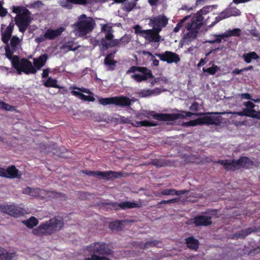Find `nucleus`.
Instances as JSON below:
<instances>
[{"mask_svg":"<svg viewBox=\"0 0 260 260\" xmlns=\"http://www.w3.org/2000/svg\"><path fill=\"white\" fill-rule=\"evenodd\" d=\"M211 10L212 8L210 6H207L204 7L198 12L201 14V15L203 16V15H206L207 13H208Z\"/></svg>","mask_w":260,"mask_h":260,"instance_id":"nucleus-62","label":"nucleus"},{"mask_svg":"<svg viewBox=\"0 0 260 260\" xmlns=\"http://www.w3.org/2000/svg\"><path fill=\"white\" fill-rule=\"evenodd\" d=\"M116 61L113 59H104V64L106 66H109V70L113 71L115 69Z\"/></svg>","mask_w":260,"mask_h":260,"instance_id":"nucleus-51","label":"nucleus"},{"mask_svg":"<svg viewBox=\"0 0 260 260\" xmlns=\"http://www.w3.org/2000/svg\"><path fill=\"white\" fill-rule=\"evenodd\" d=\"M26 225L29 228H32L38 223V220L35 217H31L25 221Z\"/></svg>","mask_w":260,"mask_h":260,"instance_id":"nucleus-49","label":"nucleus"},{"mask_svg":"<svg viewBox=\"0 0 260 260\" xmlns=\"http://www.w3.org/2000/svg\"><path fill=\"white\" fill-rule=\"evenodd\" d=\"M138 1L134 0L127 3H126L122 8V10L126 12H129L132 11L136 7Z\"/></svg>","mask_w":260,"mask_h":260,"instance_id":"nucleus-43","label":"nucleus"},{"mask_svg":"<svg viewBox=\"0 0 260 260\" xmlns=\"http://www.w3.org/2000/svg\"><path fill=\"white\" fill-rule=\"evenodd\" d=\"M71 89H77L81 92L88 93L89 94H92V92L89 89L86 88H84V87L80 88V87H78L77 86H72V87H71Z\"/></svg>","mask_w":260,"mask_h":260,"instance_id":"nucleus-63","label":"nucleus"},{"mask_svg":"<svg viewBox=\"0 0 260 260\" xmlns=\"http://www.w3.org/2000/svg\"><path fill=\"white\" fill-rule=\"evenodd\" d=\"M187 30L189 31L184 35L183 39L184 42H190L197 38L199 29L192 27Z\"/></svg>","mask_w":260,"mask_h":260,"instance_id":"nucleus-26","label":"nucleus"},{"mask_svg":"<svg viewBox=\"0 0 260 260\" xmlns=\"http://www.w3.org/2000/svg\"><path fill=\"white\" fill-rule=\"evenodd\" d=\"M212 64V67L208 68H203V71L204 73H208L209 75H214L220 70V67L215 65L213 62H210L209 65Z\"/></svg>","mask_w":260,"mask_h":260,"instance_id":"nucleus-38","label":"nucleus"},{"mask_svg":"<svg viewBox=\"0 0 260 260\" xmlns=\"http://www.w3.org/2000/svg\"><path fill=\"white\" fill-rule=\"evenodd\" d=\"M203 17L197 12L192 17L191 22L186 24L185 28L186 29H189L193 27L199 30L203 24Z\"/></svg>","mask_w":260,"mask_h":260,"instance_id":"nucleus-15","label":"nucleus"},{"mask_svg":"<svg viewBox=\"0 0 260 260\" xmlns=\"http://www.w3.org/2000/svg\"><path fill=\"white\" fill-rule=\"evenodd\" d=\"M180 201V198L179 197L172 199L168 200H162L158 202L157 205L165 204H173L179 202Z\"/></svg>","mask_w":260,"mask_h":260,"instance_id":"nucleus-56","label":"nucleus"},{"mask_svg":"<svg viewBox=\"0 0 260 260\" xmlns=\"http://www.w3.org/2000/svg\"><path fill=\"white\" fill-rule=\"evenodd\" d=\"M139 124L142 126H155L157 125V123L154 121H149L148 120L140 121Z\"/></svg>","mask_w":260,"mask_h":260,"instance_id":"nucleus-57","label":"nucleus"},{"mask_svg":"<svg viewBox=\"0 0 260 260\" xmlns=\"http://www.w3.org/2000/svg\"><path fill=\"white\" fill-rule=\"evenodd\" d=\"M139 97L141 98H146L152 96L151 89H143L141 90L139 93Z\"/></svg>","mask_w":260,"mask_h":260,"instance_id":"nucleus-54","label":"nucleus"},{"mask_svg":"<svg viewBox=\"0 0 260 260\" xmlns=\"http://www.w3.org/2000/svg\"><path fill=\"white\" fill-rule=\"evenodd\" d=\"M129 39L127 37L124 36L121 37L119 39V47H123L125 46L127 44L129 43Z\"/></svg>","mask_w":260,"mask_h":260,"instance_id":"nucleus-61","label":"nucleus"},{"mask_svg":"<svg viewBox=\"0 0 260 260\" xmlns=\"http://www.w3.org/2000/svg\"><path fill=\"white\" fill-rule=\"evenodd\" d=\"M100 104L105 106L110 104H113V96L110 98H101L99 100Z\"/></svg>","mask_w":260,"mask_h":260,"instance_id":"nucleus-52","label":"nucleus"},{"mask_svg":"<svg viewBox=\"0 0 260 260\" xmlns=\"http://www.w3.org/2000/svg\"><path fill=\"white\" fill-rule=\"evenodd\" d=\"M3 3L2 1H0V16L4 17L5 16L7 13V10L3 7Z\"/></svg>","mask_w":260,"mask_h":260,"instance_id":"nucleus-64","label":"nucleus"},{"mask_svg":"<svg viewBox=\"0 0 260 260\" xmlns=\"http://www.w3.org/2000/svg\"><path fill=\"white\" fill-rule=\"evenodd\" d=\"M188 17H185L181 19L176 25V27L174 28L173 31L175 32H178L180 29L183 26L185 21L187 20Z\"/></svg>","mask_w":260,"mask_h":260,"instance_id":"nucleus-55","label":"nucleus"},{"mask_svg":"<svg viewBox=\"0 0 260 260\" xmlns=\"http://www.w3.org/2000/svg\"><path fill=\"white\" fill-rule=\"evenodd\" d=\"M71 93L84 101L94 102L95 100L93 96L86 95L77 91L72 90Z\"/></svg>","mask_w":260,"mask_h":260,"instance_id":"nucleus-34","label":"nucleus"},{"mask_svg":"<svg viewBox=\"0 0 260 260\" xmlns=\"http://www.w3.org/2000/svg\"><path fill=\"white\" fill-rule=\"evenodd\" d=\"M9 16L12 17V20L10 22L9 25L7 27V28L4 31L3 30V29L6 25L4 24H1V39L2 42L4 44H7V43H9L10 38L12 37V35L15 26V24L13 21V18L10 14H9Z\"/></svg>","mask_w":260,"mask_h":260,"instance_id":"nucleus-13","label":"nucleus"},{"mask_svg":"<svg viewBox=\"0 0 260 260\" xmlns=\"http://www.w3.org/2000/svg\"><path fill=\"white\" fill-rule=\"evenodd\" d=\"M184 125L187 126H194L198 125H203L202 117L196 119L190 120L185 123Z\"/></svg>","mask_w":260,"mask_h":260,"instance_id":"nucleus-48","label":"nucleus"},{"mask_svg":"<svg viewBox=\"0 0 260 260\" xmlns=\"http://www.w3.org/2000/svg\"><path fill=\"white\" fill-rule=\"evenodd\" d=\"M6 46L5 47V54L6 57L11 60V63L12 62V60L14 58V56H13V54L16 51H13L12 48H10V45L9 44V43H7V44H5Z\"/></svg>","mask_w":260,"mask_h":260,"instance_id":"nucleus-46","label":"nucleus"},{"mask_svg":"<svg viewBox=\"0 0 260 260\" xmlns=\"http://www.w3.org/2000/svg\"><path fill=\"white\" fill-rule=\"evenodd\" d=\"M44 85L46 87H53L59 89L64 88L58 85L57 84V80L55 79H53L51 77L47 78V80L44 83Z\"/></svg>","mask_w":260,"mask_h":260,"instance_id":"nucleus-35","label":"nucleus"},{"mask_svg":"<svg viewBox=\"0 0 260 260\" xmlns=\"http://www.w3.org/2000/svg\"><path fill=\"white\" fill-rule=\"evenodd\" d=\"M113 104L122 107H129L131 100L128 97L123 95L113 96Z\"/></svg>","mask_w":260,"mask_h":260,"instance_id":"nucleus-21","label":"nucleus"},{"mask_svg":"<svg viewBox=\"0 0 260 260\" xmlns=\"http://www.w3.org/2000/svg\"><path fill=\"white\" fill-rule=\"evenodd\" d=\"M74 42L72 41L66 42L61 46L60 49L65 52H68L70 51H76L78 49V47H76L74 48Z\"/></svg>","mask_w":260,"mask_h":260,"instance_id":"nucleus-39","label":"nucleus"},{"mask_svg":"<svg viewBox=\"0 0 260 260\" xmlns=\"http://www.w3.org/2000/svg\"><path fill=\"white\" fill-rule=\"evenodd\" d=\"M64 30L65 28L63 27H60L56 29L48 28L44 34L43 37L49 40H52L60 36Z\"/></svg>","mask_w":260,"mask_h":260,"instance_id":"nucleus-18","label":"nucleus"},{"mask_svg":"<svg viewBox=\"0 0 260 260\" xmlns=\"http://www.w3.org/2000/svg\"><path fill=\"white\" fill-rule=\"evenodd\" d=\"M15 252H9L2 247H0V260H12Z\"/></svg>","mask_w":260,"mask_h":260,"instance_id":"nucleus-33","label":"nucleus"},{"mask_svg":"<svg viewBox=\"0 0 260 260\" xmlns=\"http://www.w3.org/2000/svg\"><path fill=\"white\" fill-rule=\"evenodd\" d=\"M47 59L48 55L47 54H42L38 58L34 59V64L36 69L39 70L45 65Z\"/></svg>","mask_w":260,"mask_h":260,"instance_id":"nucleus-28","label":"nucleus"},{"mask_svg":"<svg viewBox=\"0 0 260 260\" xmlns=\"http://www.w3.org/2000/svg\"><path fill=\"white\" fill-rule=\"evenodd\" d=\"M160 243L159 241L155 240L146 242L144 244H142L140 246V248L142 249H146L151 247H154Z\"/></svg>","mask_w":260,"mask_h":260,"instance_id":"nucleus-47","label":"nucleus"},{"mask_svg":"<svg viewBox=\"0 0 260 260\" xmlns=\"http://www.w3.org/2000/svg\"><path fill=\"white\" fill-rule=\"evenodd\" d=\"M101 32L105 34L104 38L102 39H105L107 40H110L112 39L114 37L113 35V30L112 27L107 24H101Z\"/></svg>","mask_w":260,"mask_h":260,"instance_id":"nucleus-25","label":"nucleus"},{"mask_svg":"<svg viewBox=\"0 0 260 260\" xmlns=\"http://www.w3.org/2000/svg\"><path fill=\"white\" fill-rule=\"evenodd\" d=\"M231 15L232 14L230 12V9L226 8L224 9L221 13H220V14L217 17H215L214 21L212 22L209 26L210 27H213L222 20L231 17Z\"/></svg>","mask_w":260,"mask_h":260,"instance_id":"nucleus-24","label":"nucleus"},{"mask_svg":"<svg viewBox=\"0 0 260 260\" xmlns=\"http://www.w3.org/2000/svg\"><path fill=\"white\" fill-rule=\"evenodd\" d=\"M244 114V116L255 118L257 119H260V114L257 113V111L253 109H250L249 108H245L243 110Z\"/></svg>","mask_w":260,"mask_h":260,"instance_id":"nucleus-37","label":"nucleus"},{"mask_svg":"<svg viewBox=\"0 0 260 260\" xmlns=\"http://www.w3.org/2000/svg\"><path fill=\"white\" fill-rule=\"evenodd\" d=\"M243 58L246 63H249L251 61L252 59H258L259 56L256 52L253 51L247 53H244L243 55Z\"/></svg>","mask_w":260,"mask_h":260,"instance_id":"nucleus-40","label":"nucleus"},{"mask_svg":"<svg viewBox=\"0 0 260 260\" xmlns=\"http://www.w3.org/2000/svg\"><path fill=\"white\" fill-rule=\"evenodd\" d=\"M122 223L119 220H116L109 224V228L112 230L119 231L121 229Z\"/></svg>","mask_w":260,"mask_h":260,"instance_id":"nucleus-50","label":"nucleus"},{"mask_svg":"<svg viewBox=\"0 0 260 260\" xmlns=\"http://www.w3.org/2000/svg\"><path fill=\"white\" fill-rule=\"evenodd\" d=\"M11 64L19 74L22 72L25 74H36L37 72V69L33 67L30 61L24 58L20 59L17 55L14 56Z\"/></svg>","mask_w":260,"mask_h":260,"instance_id":"nucleus-4","label":"nucleus"},{"mask_svg":"<svg viewBox=\"0 0 260 260\" xmlns=\"http://www.w3.org/2000/svg\"><path fill=\"white\" fill-rule=\"evenodd\" d=\"M168 18L164 14L153 16L149 18V25L156 31L160 32L162 28L166 27L168 23Z\"/></svg>","mask_w":260,"mask_h":260,"instance_id":"nucleus-8","label":"nucleus"},{"mask_svg":"<svg viewBox=\"0 0 260 260\" xmlns=\"http://www.w3.org/2000/svg\"><path fill=\"white\" fill-rule=\"evenodd\" d=\"M152 164L157 168H161L170 166L171 162L165 159H154L152 160Z\"/></svg>","mask_w":260,"mask_h":260,"instance_id":"nucleus-36","label":"nucleus"},{"mask_svg":"<svg viewBox=\"0 0 260 260\" xmlns=\"http://www.w3.org/2000/svg\"><path fill=\"white\" fill-rule=\"evenodd\" d=\"M143 74H135L131 76V78L138 82H141L143 81H146L148 78H154L151 70L147 68V71Z\"/></svg>","mask_w":260,"mask_h":260,"instance_id":"nucleus-22","label":"nucleus"},{"mask_svg":"<svg viewBox=\"0 0 260 260\" xmlns=\"http://www.w3.org/2000/svg\"><path fill=\"white\" fill-rule=\"evenodd\" d=\"M203 113H193L190 112L181 111L179 113H160L153 115L155 119L160 121H174L179 119H183L186 117H191L192 115L201 116L204 115Z\"/></svg>","mask_w":260,"mask_h":260,"instance_id":"nucleus-6","label":"nucleus"},{"mask_svg":"<svg viewBox=\"0 0 260 260\" xmlns=\"http://www.w3.org/2000/svg\"><path fill=\"white\" fill-rule=\"evenodd\" d=\"M95 21L91 17H87L82 14L76 24V28L79 37H84L92 31L95 25Z\"/></svg>","mask_w":260,"mask_h":260,"instance_id":"nucleus-5","label":"nucleus"},{"mask_svg":"<svg viewBox=\"0 0 260 260\" xmlns=\"http://www.w3.org/2000/svg\"><path fill=\"white\" fill-rule=\"evenodd\" d=\"M147 71V68L144 67H137V66H132L126 71V74H129L132 73L140 72L141 73H145V72Z\"/></svg>","mask_w":260,"mask_h":260,"instance_id":"nucleus-45","label":"nucleus"},{"mask_svg":"<svg viewBox=\"0 0 260 260\" xmlns=\"http://www.w3.org/2000/svg\"><path fill=\"white\" fill-rule=\"evenodd\" d=\"M66 2L61 3L62 7L71 10L73 8V5L83 6H91L95 3H98L100 0H66Z\"/></svg>","mask_w":260,"mask_h":260,"instance_id":"nucleus-11","label":"nucleus"},{"mask_svg":"<svg viewBox=\"0 0 260 260\" xmlns=\"http://www.w3.org/2000/svg\"><path fill=\"white\" fill-rule=\"evenodd\" d=\"M216 162L222 165L226 171L235 172L239 170L237 159H219Z\"/></svg>","mask_w":260,"mask_h":260,"instance_id":"nucleus-14","label":"nucleus"},{"mask_svg":"<svg viewBox=\"0 0 260 260\" xmlns=\"http://www.w3.org/2000/svg\"><path fill=\"white\" fill-rule=\"evenodd\" d=\"M101 208L117 210L119 209V203L113 202H101L97 203Z\"/></svg>","mask_w":260,"mask_h":260,"instance_id":"nucleus-29","label":"nucleus"},{"mask_svg":"<svg viewBox=\"0 0 260 260\" xmlns=\"http://www.w3.org/2000/svg\"><path fill=\"white\" fill-rule=\"evenodd\" d=\"M140 207H142L141 204L137 203L135 202L125 201L119 204V209H122L125 210L127 209Z\"/></svg>","mask_w":260,"mask_h":260,"instance_id":"nucleus-31","label":"nucleus"},{"mask_svg":"<svg viewBox=\"0 0 260 260\" xmlns=\"http://www.w3.org/2000/svg\"><path fill=\"white\" fill-rule=\"evenodd\" d=\"M102 48L107 50L109 47H119V39H114L110 40L101 39Z\"/></svg>","mask_w":260,"mask_h":260,"instance_id":"nucleus-23","label":"nucleus"},{"mask_svg":"<svg viewBox=\"0 0 260 260\" xmlns=\"http://www.w3.org/2000/svg\"><path fill=\"white\" fill-rule=\"evenodd\" d=\"M0 109H4L6 111H12L14 110L15 107L12 106H10L8 104H7L2 101V105H1Z\"/></svg>","mask_w":260,"mask_h":260,"instance_id":"nucleus-60","label":"nucleus"},{"mask_svg":"<svg viewBox=\"0 0 260 260\" xmlns=\"http://www.w3.org/2000/svg\"><path fill=\"white\" fill-rule=\"evenodd\" d=\"M237 160L239 170L242 169L248 170L254 165V162L246 156H241Z\"/></svg>","mask_w":260,"mask_h":260,"instance_id":"nucleus-19","label":"nucleus"},{"mask_svg":"<svg viewBox=\"0 0 260 260\" xmlns=\"http://www.w3.org/2000/svg\"><path fill=\"white\" fill-rule=\"evenodd\" d=\"M86 250L90 253L109 256L113 253L110 244L103 242H95L87 247Z\"/></svg>","mask_w":260,"mask_h":260,"instance_id":"nucleus-7","label":"nucleus"},{"mask_svg":"<svg viewBox=\"0 0 260 260\" xmlns=\"http://www.w3.org/2000/svg\"><path fill=\"white\" fill-rule=\"evenodd\" d=\"M0 211L14 217H18L24 214V210L15 204L0 205Z\"/></svg>","mask_w":260,"mask_h":260,"instance_id":"nucleus-9","label":"nucleus"},{"mask_svg":"<svg viewBox=\"0 0 260 260\" xmlns=\"http://www.w3.org/2000/svg\"><path fill=\"white\" fill-rule=\"evenodd\" d=\"M241 29L239 28H234L232 30L229 29L224 32V37L226 38L230 37H239L241 35Z\"/></svg>","mask_w":260,"mask_h":260,"instance_id":"nucleus-44","label":"nucleus"},{"mask_svg":"<svg viewBox=\"0 0 260 260\" xmlns=\"http://www.w3.org/2000/svg\"><path fill=\"white\" fill-rule=\"evenodd\" d=\"M142 36L150 42H159L160 39L159 32L156 31L153 28L144 30Z\"/></svg>","mask_w":260,"mask_h":260,"instance_id":"nucleus-16","label":"nucleus"},{"mask_svg":"<svg viewBox=\"0 0 260 260\" xmlns=\"http://www.w3.org/2000/svg\"><path fill=\"white\" fill-rule=\"evenodd\" d=\"M122 176L121 172L113 171H107L106 180L108 181L113 180L115 179L120 178Z\"/></svg>","mask_w":260,"mask_h":260,"instance_id":"nucleus-42","label":"nucleus"},{"mask_svg":"<svg viewBox=\"0 0 260 260\" xmlns=\"http://www.w3.org/2000/svg\"><path fill=\"white\" fill-rule=\"evenodd\" d=\"M186 246L190 249L197 250L199 248V241L193 237L190 236L185 239Z\"/></svg>","mask_w":260,"mask_h":260,"instance_id":"nucleus-27","label":"nucleus"},{"mask_svg":"<svg viewBox=\"0 0 260 260\" xmlns=\"http://www.w3.org/2000/svg\"><path fill=\"white\" fill-rule=\"evenodd\" d=\"M21 176V173L18 170L14 165L9 166L5 169V178H20Z\"/></svg>","mask_w":260,"mask_h":260,"instance_id":"nucleus-20","label":"nucleus"},{"mask_svg":"<svg viewBox=\"0 0 260 260\" xmlns=\"http://www.w3.org/2000/svg\"><path fill=\"white\" fill-rule=\"evenodd\" d=\"M187 192L186 190H177L175 189H166L160 192V194L162 196H180L185 194Z\"/></svg>","mask_w":260,"mask_h":260,"instance_id":"nucleus-30","label":"nucleus"},{"mask_svg":"<svg viewBox=\"0 0 260 260\" xmlns=\"http://www.w3.org/2000/svg\"><path fill=\"white\" fill-rule=\"evenodd\" d=\"M211 219L209 216H196L193 219V223L196 226L210 225L212 223Z\"/></svg>","mask_w":260,"mask_h":260,"instance_id":"nucleus-17","label":"nucleus"},{"mask_svg":"<svg viewBox=\"0 0 260 260\" xmlns=\"http://www.w3.org/2000/svg\"><path fill=\"white\" fill-rule=\"evenodd\" d=\"M64 224L63 218L56 216L41 223L39 226L33 230L32 233L38 236L51 235L60 231L63 228Z\"/></svg>","mask_w":260,"mask_h":260,"instance_id":"nucleus-1","label":"nucleus"},{"mask_svg":"<svg viewBox=\"0 0 260 260\" xmlns=\"http://www.w3.org/2000/svg\"><path fill=\"white\" fill-rule=\"evenodd\" d=\"M12 11L17 14L14 18L16 25L19 31L24 33L31 22V12L22 6H13Z\"/></svg>","mask_w":260,"mask_h":260,"instance_id":"nucleus-2","label":"nucleus"},{"mask_svg":"<svg viewBox=\"0 0 260 260\" xmlns=\"http://www.w3.org/2000/svg\"><path fill=\"white\" fill-rule=\"evenodd\" d=\"M155 55L161 61L168 63H178L180 61L179 55L173 52L166 51L162 53H156Z\"/></svg>","mask_w":260,"mask_h":260,"instance_id":"nucleus-12","label":"nucleus"},{"mask_svg":"<svg viewBox=\"0 0 260 260\" xmlns=\"http://www.w3.org/2000/svg\"><path fill=\"white\" fill-rule=\"evenodd\" d=\"M224 112H208L206 114L211 116L202 117L203 125H219L222 123V117L220 115L224 114Z\"/></svg>","mask_w":260,"mask_h":260,"instance_id":"nucleus-10","label":"nucleus"},{"mask_svg":"<svg viewBox=\"0 0 260 260\" xmlns=\"http://www.w3.org/2000/svg\"><path fill=\"white\" fill-rule=\"evenodd\" d=\"M11 64L19 74L22 72L25 74H36L37 72V69L33 67L30 61L24 58L20 59L17 55L14 56Z\"/></svg>","mask_w":260,"mask_h":260,"instance_id":"nucleus-3","label":"nucleus"},{"mask_svg":"<svg viewBox=\"0 0 260 260\" xmlns=\"http://www.w3.org/2000/svg\"><path fill=\"white\" fill-rule=\"evenodd\" d=\"M84 260H109V258L106 256H100L98 254H92L90 257H86Z\"/></svg>","mask_w":260,"mask_h":260,"instance_id":"nucleus-53","label":"nucleus"},{"mask_svg":"<svg viewBox=\"0 0 260 260\" xmlns=\"http://www.w3.org/2000/svg\"><path fill=\"white\" fill-rule=\"evenodd\" d=\"M224 38H226V37H224V33L220 35H217L215 36L214 39L211 41L210 42L211 43H220L222 39H223Z\"/></svg>","mask_w":260,"mask_h":260,"instance_id":"nucleus-59","label":"nucleus"},{"mask_svg":"<svg viewBox=\"0 0 260 260\" xmlns=\"http://www.w3.org/2000/svg\"><path fill=\"white\" fill-rule=\"evenodd\" d=\"M20 40L17 36H14L11 38L10 45L13 51H17L19 47L20 46Z\"/></svg>","mask_w":260,"mask_h":260,"instance_id":"nucleus-41","label":"nucleus"},{"mask_svg":"<svg viewBox=\"0 0 260 260\" xmlns=\"http://www.w3.org/2000/svg\"><path fill=\"white\" fill-rule=\"evenodd\" d=\"M90 44H92L94 47H95L97 46H99L100 47V49L101 51L105 50L102 48L101 39L100 40H97L95 38H92L90 39Z\"/></svg>","mask_w":260,"mask_h":260,"instance_id":"nucleus-58","label":"nucleus"},{"mask_svg":"<svg viewBox=\"0 0 260 260\" xmlns=\"http://www.w3.org/2000/svg\"><path fill=\"white\" fill-rule=\"evenodd\" d=\"M256 231V228H249L236 233L234 236L237 238L244 239L247 236Z\"/></svg>","mask_w":260,"mask_h":260,"instance_id":"nucleus-32","label":"nucleus"}]
</instances>
